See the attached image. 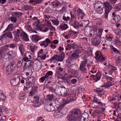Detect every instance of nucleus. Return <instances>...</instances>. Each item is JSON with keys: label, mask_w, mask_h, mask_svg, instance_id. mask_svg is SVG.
Returning a JSON list of instances; mask_svg holds the SVG:
<instances>
[{"label": "nucleus", "mask_w": 121, "mask_h": 121, "mask_svg": "<svg viewBox=\"0 0 121 121\" xmlns=\"http://www.w3.org/2000/svg\"><path fill=\"white\" fill-rule=\"evenodd\" d=\"M89 21L88 20H84L82 21V26H86L88 25L89 24Z\"/></svg>", "instance_id": "nucleus-45"}, {"label": "nucleus", "mask_w": 121, "mask_h": 121, "mask_svg": "<svg viewBox=\"0 0 121 121\" xmlns=\"http://www.w3.org/2000/svg\"><path fill=\"white\" fill-rule=\"evenodd\" d=\"M22 30L21 28H19V29H17V31L15 32L14 35L16 34V36L19 37V34L21 36L22 34H21L22 32Z\"/></svg>", "instance_id": "nucleus-31"}, {"label": "nucleus", "mask_w": 121, "mask_h": 121, "mask_svg": "<svg viewBox=\"0 0 121 121\" xmlns=\"http://www.w3.org/2000/svg\"><path fill=\"white\" fill-rule=\"evenodd\" d=\"M28 35L26 34H24L22 36V38L24 41H28L29 40L28 37Z\"/></svg>", "instance_id": "nucleus-46"}, {"label": "nucleus", "mask_w": 121, "mask_h": 121, "mask_svg": "<svg viewBox=\"0 0 121 121\" xmlns=\"http://www.w3.org/2000/svg\"><path fill=\"white\" fill-rule=\"evenodd\" d=\"M51 21L54 25H59V22L57 19L52 20Z\"/></svg>", "instance_id": "nucleus-54"}, {"label": "nucleus", "mask_w": 121, "mask_h": 121, "mask_svg": "<svg viewBox=\"0 0 121 121\" xmlns=\"http://www.w3.org/2000/svg\"><path fill=\"white\" fill-rule=\"evenodd\" d=\"M84 31L86 33H89V34H88V37L92 36V35H93L95 34V33H94V30H92L91 28L90 27H86L85 28Z\"/></svg>", "instance_id": "nucleus-11"}, {"label": "nucleus", "mask_w": 121, "mask_h": 121, "mask_svg": "<svg viewBox=\"0 0 121 121\" xmlns=\"http://www.w3.org/2000/svg\"><path fill=\"white\" fill-rule=\"evenodd\" d=\"M100 41L97 37H95L92 41V44L93 45L97 46L99 44Z\"/></svg>", "instance_id": "nucleus-16"}, {"label": "nucleus", "mask_w": 121, "mask_h": 121, "mask_svg": "<svg viewBox=\"0 0 121 121\" xmlns=\"http://www.w3.org/2000/svg\"><path fill=\"white\" fill-rule=\"evenodd\" d=\"M22 14V13L19 12H13L12 13V16H15L16 17H20Z\"/></svg>", "instance_id": "nucleus-32"}, {"label": "nucleus", "mask_w": 121, "mask_h": 121, "mask_svg": "<svg viewBox=\"0 0 121 121\" xmlns=\"http://www.w3.org/2000/svg\"><path fill=\"white\" fill-rule=\"evenodd\" d=\"M95 10L99 14L103 12V8H102L100 7L95 9Z\"/></svg>", "instance_id": "nucleus-60"}, {"label": "nucleus", "mask_w": 121, "mask_h": 121, "mask_svg": "<svg viewBox=\"0 0 121 121\" xmlns=\"http://www.w3.org/2000/svg\"><path fill=\"white\" fill-rule=\"evenodd\" d=\"M103 5L105 7V10L110 11L112 9V5L108 2H106L104 3Z\"/></svg>", "instance_id": "nucleus-15"}, {"label": "nucleus", "mask_w": 121, "mask_h": 121, "mask_svg": "<svg viewBox=\"0 0 121 121\" xmlns=\"http://www.w3.org/2000/svg\"><path fill=\"white\" fill-rule=\"evenodd\" d=\"M27 82L29 85H31L32 84H34L35 82V80L34 77L31 76L28 78Z\"/></svg>", "instance_id": "nucleus-20"}, {"label": "nucleus", "mask_w": 121, "mask_h": 121, "mask_svg": "<svg viewBox=\"0 0 121 121\" xmlns=\"http://www.w3.org/2000/svg\"><path fill=\"white\" fill-rule=\"evenodd\" d=\"M107 82L104 83L103 87L107 88L109 87L114 85V79L113 78L110 77L107 78Z\"/></svg>", "instance_id": "nucleus-8"}, {"label": "nucleus", "mask_w": 121, "mask_h": 121, "mask_svg": "<svg viewBox=\"0 0 121 121\" xmlns=\"http://www.w3.org/2000/svg\"><path fill=\"white\" fill-rule=\"evenodd\" d=\"M39 22L38 21L35 22L33 24L34 28L36 30H39L41 31H42L44 32H46L48 31V27H43L42 28L40 27L39 25Z\"/></svg>", "instance_id": "nucleus-6"}, {"label": "nucleus", "mask_w": 121, "mask_h": 121, "mask_svg": "<svg viewBox=\"0 0 121 121\" xmlns=\"http://www.w3.org/2000/svg\"><path fill=\"white\" fill-rule=\"evenodd\" d=\"M24 60L23 59L22 60L19 61L18 62L17 64V67L18 68H20V67L22 66V63Z\"/></svg>", "instance_id": "nucleus-58"}, {"label": "nucleus", "mask_w": 121, "mask_h": 121, "mask_svg": "<svg viewBox=\"0 0 121 121\" xmlns=\"http://www.w3.org/2000/svg\"><path fill=\"white\" fill-rule=\"evenodd\" d=\"M54 97L52 94L48 95L46 96V99L47 100H50L53 99Z\"/></svg>", "instance_id": "nucleus-53"}, {"label": "nucleus", "mask_w": 121, "mask_h": 121, "mask_svg": "<svg viewBox=\"0 0 121 121\" xmlns=\"http://www.w3.org/2000/svg\"><path fill=\"white\" fill-rule=\"evenodd\" d=\"M70 14L71 16V20L72 22L74 21H76V18L75 17L73 14H72L71 12H70Z\"/></svg>", "instance_id": "nucleus-63"}, {"label": "nucleus", "mask_w": 121, "mask_h": 121, "mask_svg": "<svg viewBox=\"0 0 121 121\" xmlns=\"http://www.w3.org/2000/svg\"><path fill=\"white\" fill-rule=\"evenodd\" d=\"M55 93L63 97H65L67 94L66 89L63 86H56L54 90Z\"/></svg>", "instance_id": "nucleus-3"}, {"label": "nucleus", "mask_w": 121, "mask_h": 121, "mask_svg": "<svg viewBox=\"0 0 121 121\" xmlns=\"http://www.w3.org/2000/svg\"><path fill=\"white\" fill-rule=\"evenodd\" d=\"M6 38V33H4L0 36V40H3L5 39Z\"/></svg>", "instance_id": "nucleus-57"}, {"label": "nucleus", "mask_w": 121, "mask_h": 121, "mask_svg": "<svg viewBox=\"0 0 121 121\" xmlns=\"http://www.w3.org/2000/svg\"><path fill=\"white\" fill-rule=\"evenodd\" d=\"M115 11H118L121 9V4H118L115 8Z\"/></svg>", "instance_id": "nucleus-56"}, {"label": "nucleus", "mask_w": 121, "mask_h": 121, "mask_svg": "<svg viewBox=\"0 0 121 121\" xmlns=\"http://www.w3.org/2000/svg\"><path fill=\"white\" fill-rule=\"evenodd\" d=\"M48 2H49L50 4H51L52 5L53 7H54L56 6H58L60 4V2L56 0L51 2V4H50V2L48 1Z\"/></svg>", "instance_id": "nucleus-30"}, {"label": "nucleus", "mask_w": 121, "mask_h": 121, "mask_svg": "<svg viewBox=\"0 0 121 121\" xmlns=\"http://www.w3.org/2000/svg\"><path fill=\"white\" fill-rule=\"evenodd\" d=\"M61 108H62L61 106H60V108H58L57 109L55 113L54 116L56 118H59L62 116V114L60 110L61 109Z\"/></svg>", "instance_id": "nucleus-14"}, {"label": "nucleus", "mask_w": 121, "mask_h": 121, "mask_svg": "<svg viewBox=\"0 0 121 121\" xmlns=\"http://www.w3.org/2000/svg\"><path fill=\"white\" fill-rule=\"evenodd\" d=\"M67 6L66 5H64L62 7V9L58 11V12L60 13L61 14L63 13L65 11L67 8Z\"/></svg>", "instance_id": "nucleus-43"}, {"label": "nucleus", "mask_w": 121, "mask_h": 121, "mask_svg": "<svg viewBox=\"0 0 121 121\" xmlns=\"http://www.w3.org/2000/svg\"><path fill=\"white\" fill-rule=\"evenodd\" d=\"M77 12L79 13L80 14H81L82 15L81 16V17H81V18L82 19L83 17L85 15V14L82 11L80 8H79Z\"/></svg>", "instance_id": "nucleus-55"}, {"label": "nucleus", "mask_w": 121, "mask_h": 121, "mask_svg": "<svg viewBox=\"0 0 121 121\" xmlns=\"http://www.w3.org/2000/svg\"><path fill=\"white\" fill-rule=\"evenodd\" d=\"M120 56H118L117 57V59L116 60V64L118 66L120 65Z\"/></svg>", "instance_id": "nucleus-52"}, {"label": "nucleus", "mask_w": 121, "mask_h": 121, "mask_svg": "<svg viewBox=\"0 0 121 121\" xmlns=\"http://www.w3.org/2000/svg\"><path fill=\"white\" fill-rule=\"evenodd\" d=\"M75 100L74 99H72L70 98H68L63 103L60 104V106L58 108H60V106H61V109L60 110L62 114L64 115H65L67 113V109L65 108L64 107V106L66 104L69 103L71 101H74Z\"/></svg>", "instance_id": "nucleus-5"}, {"label": "nucleus", "mask_w": 121, "mask_h": 121, "mask_svg": "<svg viewBox=\"0 0 121 121\" xmlns=\"http://www.w3.org/2000/svg\"><path fill=\"white\" fill-rule=\"evenodd\" d=\"M32 88V90L31 91L30 93V95L31 96L34 95L35 93H37L38 91V87L37 86H34Z\"/></svg>", "instance_id": "nucleus-23"}, {"label": "nucleus", "mask_w": 121, "mask_h": 121, "mask_svg": "<svg viewBox=\"0 0 121 121\" xmlns=\"http://www.w3.org/2000/svg\"><path fill=\"white\" fill-rule=\"evenodd\" d=\"M8 66L13 71L16 67V63L14 61H11L10 62Z\"/></svg>", "instance_id": "nucleus-21"}, {"label": "nucleus", "mask_w": 121, "mask_h": 121, "mask_svg": "<svg viewBox=\"0 0 121 121\" xmlns=\"http://www.w3.org/2000/svg\"><path fill=\"white\" fill-rule=\"evenodd\" d=\"M9 67V66H7L6 68V72L7 74H9L11 73L13 71Z\"/></svg>", "instance_id": "nucleus-38"}, {"label": "nucleus", "mask_w": 121, "mask_h": 121, "mask_svg": "<svg viewBox=\"0 0 121 121\" xmlns=\"http://www.w3.org/2000/svg\"><path fill=\"white\" fill-rule=\"evenodd\" d=\"M115 43L119 46H121V42L120 40L118 38H117V39L115 40Z\"/></svg>", "instance_id": "nucleus-59"}, {"label": "nucleus", "mask_w": 121, "mask_h": 121, "mask_svg": "<svg viewBox=\"0 0 121 121\" xmlns=\"http://www.w3.org/2000/svg\"><path fill=\"white\" fill-rule=\"evenodd\" d=\"M32 54L29 52H27L25 54V57L23 58L24 61H26L27 60H28L31 58V55Z\"/></svg>", "instance_id": "nucleus-18"}, {"label": "nucleus", "mask_w": 121, "mask_h": 121, "mask_svg": "<svg viewBox=\"0 0 121 121\" xmlns=\"http://www.w3.org/2000/svg\"><path fill=\"white\" fill-rule=\"evenodd\" d=\"M23 67V69L24 70H26L29 72H31L33 69V66L34 64L33 61L30 59L27 60Z\"/></svg>", "instance_id": "nucleus-4"}, {"label": "nucleus", "mask_w": 121, "mask_h": 121, "mask_svg": "<svg viewBox=\"0 0 121 121\" xmlns=\"http://www.w3.org/2000/svg\"><path fill=\"white\" fill-rule=\"evenodd\" d=\"M73 67V65H70L68 66L67 67V69L68 72L70 73L71 72L73 73V69H71Z\"/></svg>", "instance_id": "nucleus-47"}, {"label": "nucleus", "mask_w": 121, "mask_h": 121, "mask_svg": "<svg viewBox=\"0 0 121 121\" xmlns=\"http://www.w3.org/2000/svg\"><path fill=\"white\" fill-rule=\"evenodd\" d=\"M9 18L11 21L13 23H15L16 22L17 18L15 16H12Z\"/></svg>", "instance_id": "nucleus-48"}, {"label": "nucleus", "mask_w": 121, "mask_h": 121, "mask_svg": "<svg viewBox=\"0 0 121 121\" xmlns=\"http://www.w3.org/2000/svg\"><path fill=\"white\" fill-rule=\"evenodd\" d=\"M112 16L114 17L117 22H118L120 21V18L118 15L115 14V13L113 12L112 13Z\"/></svg>", "instance_id": "nucleus-29"}, {"label": "nucleus", "mask_w": 121, "mask_h": 121, "mask_svg": "<svg viewBox=\"0 0 121 121\" xmlns=\"http://www.w3.org/2000/svg\"><path fill=\"white\" fill-rule=\"evenodd\" d=\"M108 66L109 69H111L113 72L117 70V69L116 67L110 65L109 64L108 65Z\"/></svg>", "instance_id": "nucleus-49"}, {"label": "nucleus", "mask_w": 121, "mask_h": 121, "mask_svg": "<svg viewBox=\"0 0 121 121\" xmlns=\"http://www.w3.org/2000/svg\"><path fill=\"white\" fill-rule=\"evenodd\" d=\"M89 117V114L86 112H84L82 114L81 119H82L86 121H87Z\"/></svg>", "instance_id": "nucleus-25"}, {"label": "nucleus", "mask_w": 121, "mask_h": 121, "mask_svg": "<svg viewBox=\"0 0 121 121\" xmlns=\"http://www.w3.org/2000/svg\"><path fill=\"white\" fill-rule=\"evenodd\" d=\"M88 54V52L87 51L84 52L83 54L81 55V56L82 58L84 60H86L87 56V54Z\"/></svg>", "instance_id": "nucleus-41"}, {"label": "nucleus", "mask_w": 121, "mask_h": 121, "mask_svg": "<svg viewBox=\"0 0 121 121\" xmlns=\"http://www.w3.org/2000/svg\"><path fill=\"white\" fill-rule=\"evenodd\" d=\"M68 28L67 25L64 24L63 25H61L60 26V28L62 30H65Z\"/></svg>", "instance_id": "nucleus-37"}, {"label": "nucleus", "mask_w": 121, "mask_h": 121, "mask_svg": "<svg viewBox=\"0 0 121 121\" xmlns=\"http://www.w3.org/2000/svg\"><path fill=\"white\" fill-rule=\"evenodd\" d=\"M23 9L25 10H31L33 8L30 6L24 5L23 6Z\"/></svg>", "instance_id": "nucleus-44"}, {"label": "nucleus", "mask_w": 121, "mask_h": 121, "mask_svg": "<svg viewBox=\"0 0 121 121\" xmlns=\"http://www.w3.org/2000/svg\"><path fill=\"white\" fill-rule=\"evenodd\" d=\"M0 98L2 100H4L6 99V97L3 93V92L2 91H0Z\"/></svg>", "instance_id": "nucleus-39"}, {"label": "nucleus", "mask_w": 121, "mask_h": 121, "mask_svg": "<svg viewBox=\"0 0 121 121\" xmlns=\"http://www.w3.org/2000/svg\"><path fill=\"white\" fill-rule=\"evenodd\" d=\"M80 111L78 109H74L73 110L68 118V120L69 121H75L78 120L81 116Z\"/></svg>", "instance_id": "nucleus-1"}, {"label": "nucleus", "mask_w": 121, "mask_h": 121, "mask_svg": "<svg viewBox=\"0 0 121 121\" xmlns=\"http://www.w3.org/2000/svg\"><path fill=\"white\" fill-rule=\"evenodd\" d=\"M102 4V2L100 1H98L97 2L95 3L94 4V8L95 9L100 8L101 7V5Z\"/></svg>", "instance_id": "nucleus-35"}, {"label": "nucleus", "mask_w": 121, "mask_h": 121, "mask_svg": "<svg viewBox=\"0 0 121 121\" xmlns=\"http://www.w3.org/2000/svg\"><path fill=\"white\" fill-rule=\"evenodd\" d=\"M86 61L85 60L82 61L80 64L79 69L82 72L85 73L86 70L87 66L86 65Z\"/></svg>", "instance_id": "nucleus-9"}, {"label": "nucleus", "mask_w": 121, "mask_h": 121, "mask_svg": "<svg viewBox=\"0 0 121 121\" xmlns=\"http://www.w3.org/2000/svg\"><path fill=\"white\" fill-rule=\"evenodd\" d=\"M15 52L13 50H11L4 54L3 55L0 53V61L3 63H5L7 61H8L11 59H12L15 55Z\"/></svg>", "instance_id": "nucleus-2"}, {"label": "nucleus", "mask_w": 121, "mask_h": 121, "mask_svg": "<svg viewBox=\"0 0 121 121\" xmlns=\"http://www.w3.org/2000/svg\"><path fill=\"white\" fill-rule=\"evenodd\" d=\"M30 48L31 52L34 53L35 51L36 50L38 47L33 43L31 44L30 45Z\"/></svg>", "instance_id": "nucleus-22"}, {"label": "nucleus", "mask_w": 121, "mask_h": 121, "mask_svg": "<svg viewBox=\"0 0 121 121\" xmlns=\"http://www.w3.org/2000/svg\"><path fill=\"white\" fill-rule=\"evenodd\" d=\"M13 26L12 24H10L8 26L5 31L7 30H12L13 28Z\"/></svg>", "instance_id": "nucleus-64"}, {"label": "nucleus", "mask_w": 121, "mask_h": 121, "mask_svg": "<svg viewBox=\"0 0 121 121\" xmlns=\"http://www.w3.org/2000/svg\"><path fill=\"white\" fill-rule=\"evenodd\" d=\"M11 79L16 80L17 81H16L18 80H20L19 76L17 74H13L12 76Z\"/></svg>", "instance_id": "nucleus-36"}, {"label": "nucleus", "mask_w": 121, "mask_h": 121, "mask_svg": "<svg viewBox=\"0 0 121 121\" xmlns=\"http://www.w3.org/2000/svg\"><path fill=\"white\" fill-rule=\"evenodd\" d=\"M65 56V53L62 52L59 56L57 55V60L58 61H62L63 60Z\"/></svg>", "instance_id": "nucleus-24"}, {"label": "nucleus", "mask_w": 121, "mask_h": 121, "mask_svg": "<svg viewBox=\"0 0 121 121\" xmlns=\"http://www.w3.org/2000/svg\"><path fill=\"white\" fill-rule=\"evenodd\" d=\"M95 55V58L98 62H102L105 59V58L102 56L101 52L99 51H97Z\"/></svg>", "instance_id": "nucleus-7"}, {"label": "nucleus", "mask_w": 121, "mask_h": 121, "mask_svg": "<svg viewBox=\"0 0 121 121\" xmlns=\"http://www.w3.org/2000/svg\"><path fill=\"white\" fill-rule=\"evenodd\" d=\"M97 29L96 28L94 29V33L95 34V32L96 33V35L97 36V37H99V38H101V36L102 34V32L103 31V29L102 28H100L99 29L98 31L97 32Z\"/></svg>", "instance_id": "nucleus-17"}, {"label": "nucleus", "mask_w": 121, "mask_h": 121, "mask_svg": "<svg viewBox=\"0 0 121 121\" xmlns=\"http://www.w3.org/2000/svg\"><path fill=\"white\" fill-rule=\"evenodd\" d=\"M101 113L100 110L99 109H96L93 110L92 114V116L94 118H98L100 117L99 114Z\"/></svg>", "instance_id": "nucleus-12"}, {"label": "nucleus", "mask_w": 121, "mask_h": 121, "mask_svg": "<svg viewBox=\"0 0 121 121\" xmlns=\"http://www.w3.org/2000/svg\"><path fill=\"white\" fill-rule=\"evenodd\" d=\"M38 61L36 63V65H35L36 67H37L38 68H40L42 66V63L39 60H38Z\"/></svg>", "instance_id": "nucleus-51"}, {"label": "nucleus", "mask_w": 121, "mask_h": 121, "mask_svg": "<svg viewBox=\"0 0 121 121\" xmlns=\"http://www.w3.org/2000/svg\"><path fill=\"white\" fill-rule=\"evenodd\" d=\"M43 50L41 49L38 53V58L41 60H44L46 57V56L45 54H43Z\"/></svg>", "instance_id": "nucleus-13"}, {"label": "nucleus", "mask_w": 121, "mask_h": 121, "mask_svg": "<svg viewBox=\"0 0 121 121\" xmlns=\"http://www.w3.org/2000/svg\"><path fill=\"white\" fill-rule=\"evenodd\" d=\"M95 23L97 25H100L101 23V20L98 18H96L94 19Z\"/></svg>", "instance_id": "nucleus-40"}, {"label": "nucleus", "mask_w": 121, "mask_h": 121, "mask_svg": "<svg viewBox=\"0 0 121 121\" xmlns=\"http://www.w3.org/2000/svg\"><path fill=\"white\" fill-rule=\"evenodd\" d=\"M101 77V75L100 73L99 72L97 73L95 76L96 80L95 82H97V81L99 80L100 79Z\"/></svg>", "instance_id": "nucleus-50"}, {"label": "nucleus", "mask_w": 121, "mask_h": 121, "mask_svg": "<svg viewBox=\"0 0 121 121\" xmlns=\"http://www.w3.org/2000/svg\"><path fill=\"white\" fill-rule=\"evenodd\" d=\"M41 104V103L39 101H37L36 102H35V103L33 104L34 106L35 107H39L40 106Z\"/></svg>", "instance_id": "nucleus-61"}, {"label": "nucleus", "mask_w": 121, "mask_h": 121, "mask_svg": "<svg viewBox=\"0 0 121 121\" xmlns=\"http://www.w3.org/2000/svg\"><path fill=\"white\" fill-rule=\"evenodd\" d=\"M53 73L51 71H49L47 73H46L45 76L47 78H49L48 77L49 76H50L52 75V74Z\"/></svg>", "instance_id": "nucleus-62"}, {"label": "nucleus", "mask_w": 121, "mask_h": 121, "mask_svg": "<svg viewBox=\"0 0 121 121\" xmlns=\"http://www.w3.org/2000/svg\"><path fill=\"white\" fill-rule=\"evenodd\" d=\"M26 95L25 93L21 92L19 94V99L21 100H24L27 98Z\"/></svg>", "instance_id": "nucleus-26"}, {"label": "nucleus", "mask_w": 121, "mask_h": 121, "mask_svg": "<svg viewBox=\"0 0 121 121\" xmlns=\"http://www.w3.org/2000/svg\"><path fill=\"white\" fill-rule=\"evenodd\" d=\"M19 49L20 53L22 55L24 54V48L23 44H21L19 46Z\"/></svg>", "instance_id": "nucleus-34"}, {"label": "nucleus", "mask_w": 121, "mask_h": 121, "mask_svg": "<svg viewBox=\"0 0 121 121\" xmlns=\"http://www.w3.org/2000/svg\"><path fill=\"white\" fill-rule=\"evenodd\" d=\"M17 81L16 80L10 79V82L11 85L13 86H15L17 85L20 82L19 80Z\"/></svg>", "instance_id": "nucleus-28"}, {"label": "nucleus", "mask_w": 121, "mask_h": 121, "mask_svg": "<svg viewBox=\"0 0 121 121\" xmlns=\"http://www.w3.org/2000/svg\"><path fill=\"white\" fill-rule=\"evenodd\" d=\"M80 56L78 53L74 52L70 56L69 59L71 61L73 60H76Z\"/></svg>", "instance_id": "nucleus-10"}, {"label": "nucleus", "mask_w": 121, "mask_h": 121, "mask_svg": "<svg viewBox=\"0 0 121 121\" xmlns=\"http://www.w3.org/2000/svg\"><path fill=\"white\" fill-rule=\"evenodd\" d=\"M72 22V25L75 28L77 29L79 27V24L78 22H76V21H74Z\"/></svg>", "instance_id": "nucleus-27"}, {"label": "nucleus", "mask_w": 121, "mask_h": 121, "mask_svg": "<svg viewBox=\"0 0 121 121\" xmlns=\"http://www.w3.org/2000/svg\"><path fill=\"white\" fill-rule=\"evenodd\" d=\"M7 45L8 47V48L11 49H13L17 47L16 44L14 43L9 44Z\"/></svg>", "instance_id": "nucleus-33"}, {"label": "nucleus", "mask_w": 121, "mask_h": 121, "mask_svg": "<svg viewBox=\"0 0 121 121\" xmlns=\"http://www.w3.org/2000/svg\"><path fill=\"white\" fill-rule=\"evenodd\" d=\"M32 38V40L34 41L35 43L37 42L39 40L42 39L41 36L37 35H33Z\"/></svg>", "instance_id": "nucleus-19"}, {"label": "nucleus", "mask_w": 121, "mask_h": 121, "mask_svg": "<svg viewBox=\"0 0 121 121\" xmlns=\"http://www.w3.org/2000/svg\"><path fill=\"white\" fill-rule=\"evenodd\" d=\"M9 49L7 45H5L2 47L1 48V51L2 52H6L7 50H9Z\"/></svg>", "instance_id": "nucleus-42"}]
</instances>
